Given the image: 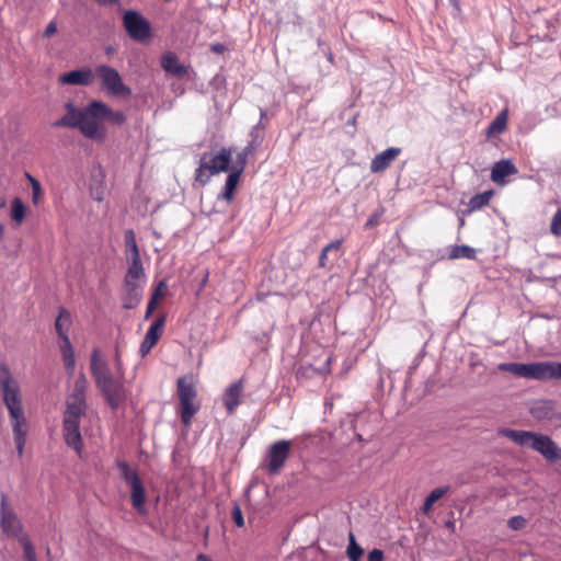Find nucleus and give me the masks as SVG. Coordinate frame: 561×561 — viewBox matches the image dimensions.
I'll use <instances>...</instances> for the list:
<instances>
[{
  "label": "nucleus",
  "instance_id": "f257e3e1",
  "mask_svg": "<svg viewBox=\"0 0 561 561\" xmlns=\"http://www.w3.org/2000/svg\"><path fill=\"white\" fill-rule=\"evenodd\" d=\"M92 101L84 107L78 108L73 102L65 104L66 114L53 123V127L77 128L81 134L92 140H103L105 131L91 115Z\"/></svg>",
  "mask_w": 561,
  "mask_h": 561
},
{
  "label": "nucleus",
  "instance_id": "f03ea898",
  "mask_svg": "<svg viewBox=\"0 0 561 561\" xmlns=\"http://www.w3.org/2000/svg\"><path fill=\"white\" fill-rule=\"evenodd\" d=\"M501 434L519 446L531 448L549 462L561 461V447L546 434L511 428L502 430Z\"/></svg>",
  "mask_w": 561,
  "mask_h": 561
},
{
  "label": "nucleus",
  "instance_id": "7ed1b4c3",
  "mask_svg": "<svg viewBox=\"0 0 561 561\" xmlns=\"http://www.w3.org/2000/svg\"><path fill=\"white\" fill-rule=\"evenodd\" d=\"M0 390L2 401L8 409L12 422L26 423L20 386L13 378L9 367L3 363L0 364Z\"/></svg>",
  "mask_w": 561,
  "mask_h": 561
},
{
  "label": "nucleus",
  "instance_id": "20e7f679",
  "mask_svg": "<svg viewBox=\"0 0 561 561\" xmlns=\"http://www.w3.org/2000/svg\"><path fill=\"white\" fill-rule=\"evenodd\" d=\"M116 466L121 472V478L130 488V504L133 508L139 515L147 516L148 510L146 507V490L139 474L135 469H131L128 462L125 460H118Z\"/></svg>",
  "mask_w": 561,
  "mask_h": 561
},
{
  "label": "nucleus",
  "instance_id": "39448f33",
  "mask_svg": "<svg viewBox=\"0 0 561 561\" xmlns=\"http://www.w3.org/2000/svg\"><path fill=\"white\" fill-rule=\"evenodd\" d=\"M98 76L101 79V87L107 94L116 98H128L131 95V89L126 85L119 72L107 65H100L95 68Z\"/></svg>",
  "mask_w": 561,
  "mask_h": 561
},
{
  "label": "nucleus",
  "instance_id": "423d86ee",
  "mask_svg": "<svg viewBox=\"0 0 561 561\" xmlns=\"http://www.w3.org/2000/svg\"><path fill=\"white\" fill-rule=\"evenodd\" d=\"M123 25L129 37L136 42L142 43L151 36L150 22L138 11H125Z\"/></svg>",
  "mask_w": 561,
  "mask_h": 561
},
{
  "label": "nucleus",
  "instance_id": "0eeeda50",
  "mask_svg": "<svg viewBox=\"0 0 561 561\" xmlns=\"http://www.w3.org/2000/svg\"><path fill=\"white\" fill-rule=\"evenodd\" d=\"M0 527L2 533L12 538H20L23 534V526L14 510L8 504V496L1 493L0 497Z\"/></svg>",
  "mask_w": 561,
  "mask_h": 561
},
{
  "label": "nucleus",
  "instance_id": "6e6552de",
  "mask_svg": "<svg viewBox=\"0 0 561 561\" xmlns=\"http://www.w3.org/2000/svg\"><path fill=\"white\" fill-rule=\"evenodd\" d=\"M290 447L291 443L285 439L277 440L271 445L266 465L268 473L275 474L279 472L289 456Z\"/></svg>",
  "mask_w": 561,
  "mask_h": 561
},
{
  "label": "nucleus",
  "instance_id": "1a4fd4ad",
  "mask_svg": "<svg viewBox=\"0 0 561 561\" xmlns=\"http://www.w3.org/2000/svg\"><path fill=\"white\" fill-rule=\"evenodd\" d=\"M98 388L113 410H116L127 399L125 386L119 379L113 378Z\"/></svg>",
  "mask_w": 561,
  "mask_h": 561
},
{
  "label": "nucleus",
  "instance_id": "9d476101",
  "mask_svg": "<svg viewBox=\"0 0 561 561\" xmlns=\"http://www.w3.org/2000/svg\"><path fill=\"white\" fill-rule=\"evenodd\" d=\"M527 379H534V380L561 379V363H557V362L529 363Z\"/></svg>",
  "mask_w": 561,
  "mask_h": 561
},
{
  "label": "nucleus",
  "instance_id": "9b49d317",
  "mask_svg": "<svg viewBox=\"0 0 561 561\" xmlns=\"http://www.w3.org/2000/svg\"><path fill=\"white\" fill-rule=\"evenodd\" d=\"M91 115L94 122L110 121L115 125H123L126 122V116L121 111H113L107 104L102 101L93 100L91 107Z\"/></svg>",
  "mask_w": 561,
  "mask_h": 561
},
{
  "label": "nucleus",
  "instance_id": "f8f14e48",
  "mask_svg": "<svg viewBox=\"0 0 561 561\" xmlns=\"http://www.w3.org/2000/svg\"><path fill=\"white\" fill-rule=\"evenodd\" d=\"M232 149L221 148L216 154L208 153L204 168H208L210 174H218L220 172H231L232 168Z\"/></svg>",
  "mask_w": 561,
  "mask_h": 561
},
{
  "label": "nucleus",
  "instance_id": "ddd939ff",
  "mask_svg": "<svg viewBox=\"0 0 561 561\" xmlns=\"http://www.w3.org/2000/svg\"><path fill=\"white\" fill-rule=\"evenodd\" d=\"M90 369L95 380L96 387L115 378L110 369L108 364L105 360L101 359V353L99 348H94L92 351Z\"/></svg>",
  "mask_w": 561,
  "mask_h": 561
},
{
  "label": "nucleus",
  "instance_id": "4468645a",
  "mask_svg": "<svg viewBox=\"0 0 561 561\" xmlns=\"http://www.w3.org/2000/svg\"><path fill=\"white\" fill-rule=\"evenodd\" d=\"M62 434L66 445L72 448L79 457H82L83 440L80 433V423L62 421Z\"/></svg>",
  "mask_w": 561,
  "mask_h": 561
},
{
  "label": "nucleus",
  "instance_id": "2eb2a0df",
  "mask_svg": "<svg viewBox=\"0 0 561 561\" xmlns=\"http://www.w3.org/2000/svg\"><path fill=\"white\" fill-rule=\"evenodd\" d=\"M165 324V317L161 316L157 318L151 325L149 327L145 339L142 340L140 347H139V354L141 357H145L151 348L157 344V342L160 339L161 331Z\"/></svg>",
  "mask_w": 561,
  "mask_h": 561
},
{
  "label": "nucleus",
  "instance_id": "dca6fc26",
  "mask_svg": "<svg viewBox=\"0 0 561 561\" xmlns=\"http://www.w3.org/2000/svg\"><path fill=\"white\" fill-rule=\"evenodd\" d=\"M124 309H135L142 299L144 283L124 279Z\"/></svg>",
  "mask_w": 561,
  "mask_h": 561
},
{
  "label": "nucleus",
  "instance_id": "f3484780",
  "mask_svg": "<svg viewBox=\"0 0 561 561\" xmlns=\"http://www.w3.org/2000/svg\"><path fill=\"white\" fill-rule=\"evenodd\" d=\"M401 151L402 150L399 147H390L376 154L370 162V171L373 173H380L385 171L398 158Z\"/></svg>",
  "mask_w": 561,
  "mask_h": 561
},
{
  "label": "nucleus",
  "instance_id": "a211bd4d",
  "mask_svg": "<svg viewBox=\"0 0 561 561\" xmlns=\"http://www.w3.org/2000/svg\"><path fill=\"white\" fill-rule=\"evenodd\" d=\"M92 78V70L90 68H81L62 73L59 81L62 84L89 85Z\"/></svg>",
  "mask_w": 561,
  "mask_h": 561
},
{
  "label": "nucleus",
  "instance_id": "6ab92c4d",
  "mask_svg": "<svg viewBox=\"0 0 561 561\" xmlns=\"http://www.w3.org/2000/svg\"><path fill=\"white\" fill-rule=\"evenodd\" d=\"M518 173L517 167L511 159H502L494 163L491 170V180L497 184L505 183V178Z\"/></svg>",
  "mask_w": 561,
  "mask_h": 561
},
{
  "label": "nucleus",
  "instance_id": "aec40b11",
  "mask_svg": "<svg viewBox=\"0 0 561 561\" xmlns=\"http://www.w3.org/2000/svg\"><path fill=\"white\" fill-rule=\"evenodd\" d=\"M243 392V380L240 379L231 383L224 393V404L229 412H232L241 404V394Z\"/></svg>",
  "mask_w": 561,
  "mask_h": 561
},
{
  "label": "nucleus",
  "instance_id": "412c9836",
  "mask_svg": "<svg viewBox=\"0 0 561 561\" xmlns=\"http://www.w3.org/2000/svg\"><path fill=\"white\" fill-rule=\"evenodd\" d=\"M126 261L128 264V268L124 279L145 283L146 273L142 266L140 254L127 256Z\"/></svg>",
  "mask_w": 561,
  "mask_h": 561
},
{
  "label": "nucleus",
  "instance_id": "4be33fe9",
  "mask_svg": "<svg viewBox=\"0 0 561 561\" xmlns=\"http://www.w3.org/2000/svg\"><path fill=\"white\" fill-rule=\"evenodd\" d=\"M87 401L68 398L64 421L80 423L81 417L85 414Z\"/></svg>",
  "mask_w": 561,
  "mask_h": 561
},
{
  "label": "nucleus",
  "instance_id": "5701e85b",
  "mask_svg": "<svg viewBox=\"0 0 561 561\" xmlns=\"http://www.w3.org/2000/svg\"><path fill=\"white\" fill-rule=\"evenodd\" d=\"M161 66L165 72L176 77H184L187 73V68L179 62L178 56L172 51L162 56Z\"/></svg>",
  "mask_w": 561,
  "mask_h": 561
},
{
  "label": "nucleus",
  "instance_id": "b1692460",
  "mask_svg": "<svg viewBox=\"0 0 561 561\" xmlns=\"http://www.w3.org/2000/svg\"><path fill=\"white\" fill-rule=\"evenodd\" d=\"M242 174L231 170L228 174L222 192L217 196V199L225 201L230 204L233 199L234 192L239 184L240 178Z\"/></svg>",
  "mask_w": 561,
  "mask_h": 561
},
{
  "label": "nucleus",
  "instance_id": "393cba45",
  "mask_svg": "<svg viewBox=\"0 0 561 561\" xmlns=\"http://www.w3.org/2000/svg\"><path fill=\"white\" fill-rule=\"evenodd\" d=\"M72 324V317L69 310L64 307H60L58 310V316L55 320V330L57 332L58 337L67 336L68 331Z\"/></svg>",
  "mask_w": 561,
  "mask_h": 561
},
{
  "label": "nucleus",
  "instance_id": "a878e982",
  "mask_svg": "<svg viewBox=\"0 0 561 561\" xmlns=\"http://www.w3.org/2000/svg\"><path fill=\"white\" fill-rule=\"evenodd\" d=\"M507 110H503L500 112L495 118L490 123L485 130L486 137H493L496 135H501L505 129L507 125Z\"/></svg>",
  "mask_w": 561,
  "mask_h": 561
},
{
  "label": "nucleus",
  "instance_id": "bb28decb",
  "mask_svg": "<svg viewBox=\"0 0 561 561\" xmlns=\"http://www.w3.org/2000/svg\"><path fill=\"white\" fill-rule=\"evenodd\" d=\"M477 256V250L470 245L461 244V245H450L448 252L449 260H474Z\"/></svg>",
  "mask_w": 561,
  "mask_h": 561
},
{
  "label": "nucleus",
  "instance_id": "cd10ccee",
  "mask_svg": "<svg viewBox=\"0 0 561 561\" xmlns=\"http://www.w3.org/2000/svg\"><path fill=\"white\" fill-rule=\"evenodd\" d=\"M256 149L252 145H248L237 153L236 160L232 163L231 170L242 174L248 163L250 156H253Z\"/></svg>",
  "mask_w": 561,
  "mask_h": 561
},
{
  "label": "nucleus",
  "instance_id": "c85d7f7f",
  "mask_svg": "<svg viewBox=\"0 0 561 561\" xmlns=\"http://www.w3.org/2000/svg\"><path fill=\"white\" fill-rule=\"evenodd\" d=\"M530 412L538 420H551L553 416V402L549 400L539 401L531 408Z\"/></svg>",
  "mask_w": 561,
  "mask_h": 561
},
{
  "label": "nucleus",
  "instance_id": "c756f323",
  "mask_svg": "<svg viewBox=\"0 0 561 561\" xmlns=\"http://www.w3.org/2000/svg\"><path fill=\"white\" fill-rule=\"evenodd\" d=\"M24 425H26V423L12 422L14 444H15V448L19 454V457L23 456L24 446H25V442H26V431L23 430Z\"/></svg>",
  "mask_w": 561,
  "mask_h": 561
},
{
  "label": "nucleus",
  "instance_id": "7c9ffc66",
  "mask_svg": "<svg viewBox=\"0 0 561 561\" xmlns=\"http://www.w3.org/2000/svg\"><path fill=\"white\" fill-rule=\"evenodd\" d=\"M497 369L501 371L511 373L514 376L527 378L528 374V364L524 363H501L497 366Z\"/></svg>",
  "mask_w": 561,
  "mask_h": 561
},
{
  "label": "nucleus",
  "instance_id": "2f4dec72",
  "mask_svg": "<svg viewBox=\"0 0 561 561\" xmlns=\"http://www.w3.org/2000/svg\"><path fill=\"white\" fill-rule=\"evenodd\" d=\"M493 195V191H485L473 195L468 203V210L476 211L486 206Z\"/></svg>",
  "mask_w": 561,
  "mask_h": 561
},
{
  "label": "nucleus",
  "instance_id": "473e14b6",
  "mask_svg": "<svg viewBox=\"0 0 561 561\" xmlns=\"http://www.w3.org/2000/svg\"><path fill=\"white\" fill-rule=\"evenodd\" d=\"M88 388V379L83 373H80L77 379L75 380L73 390L69 398L76 400L87 401L85 392Z\"/></svg>",
  "mask_w": 561,
  "mask_h": 561
},
{
  "label": "nucleus",
  "instance_id": "72a5a7b5",
  "mask_svg": "<svg viewBox=\"0 0 561 561\" xmlns=\"http://www.w3.org/2000/svg\"><path fill=\"white\" fill-rule=\"evenodd\" d=\"M449 490V485L439 486L432 490L430 494L425 497L422 508L423 512L427 513L433 507L434 503L442 499L446 493H448Z\"/></svg>",
  "mask_w": 561,
  "mask_h": 561
},
{
  "label": "nucleus",
  "instance_id": "f704fd0d",
  "mask_svg": "<svg viewBox=\"0 0 561 561\" xmlns=\"http://www.w3.org/2000/svg\"><path fill=\"white\" fill-rule=\"evenodd\" d=\"M178 394L179 400L188 401L194 400L196 397V391L193 386L184 380V378L178 379Z\"/></svg>",
  "mask_w": 561,
  "mask_h": 561
},
{
  "label": "nucleus",
  "instance_id": "c9c22d12",
  "mask_svg": "<svg viewBox=\"0 0 561 561\" xmlns=\"http://www.w3.org/2000/svg\"><path fill=\"white\" fill-rule=\"evenodd\" d=\"M350 561H359L364 549L356 542V538L353 533L348 534V546L346 549Z\"/></svg>",
  "mask_w": 561,
  "mask_h": 561
},
{
  "label": "nucleus",
  "instance_id": "e433bc0d",
  "mask_svg": "<svg viewBox=\"0 0 561 561\" xmlns=\"http://www.w3.org/2000/svg\"><path fill=\"white\" fill-rule=\"evenodd\" d=\"M181 420L183 424L187 425L191 423L193 416L197 413L198 407L193 403V400L181 401Z\"/></svg>",
  "mask_w": 561,
  "mask_h": 561
},
{
  "label": "nucleus",
  "instance_id": "4c0bfd02",
  "mask_svg": "<svg viewBox=\"0 0 561 561\" xmlns=\"http://www.w3.org/2000/svg\"><path fill=\"white\" fill-rule=\"evenodd\" d=\"M207 157H208V152H205L201 159L198 168L195 170V181L198 182L203 186L209 182L210 176L213 175L208 172V168H204V165H208L206 163Z\"/></svg>",
  "mask_w": 561,
  "mask_h": 561
},
{
  "label": "nucleus",
  "instance_id": "58836bf2",
  "mask_svg": "<svg viewBox=\"0 0 561 561\" xmlns=\"http://www.w3.org/2000/svg\"><path fill=\"white\" fill-rule=\"evenodd\" d=\"M26 216V207L20 197L13 198L11 203V218L21 224Z\"/></svg>",
  "mask_w": 561,
  "mask_h": 561
},
{
  "label": "nucleus",
  "instance_id": "ea45409f",
  "mask_svg": "<svg viewBox=\"0 0 561 561\" xmlns=\"http://www.w3.org/2000/svg\"><path fill=\"white\" fill-rule=\"evenodd\" d=\"M125 247H126V257L130 255H137L139 253V249L136 241V234L133 229H128L124 233Z\"/></svg>",
  "mask_w": 561,
  "mask_h": 561
},
{
  "label": "nucleus",
  "instance_id": "a19ab883",
  "mask_svg": "<svg viewBox=\"0 0 561 561\" xmlns=\"http://www.w3.org/2000/svg\"><path fill=\"white\" fill-rule=\"evenodd\" d=\"M19 542L23 548V559L24 561H37L36 553L32 541L27 535H22L19 538Z\"/></svg>",
  "mask_w": 561,
  "mask_h": 561
},
{
  "label": "nucleus",
  "instance_id": "79ce46f5",
  "mask_svg": "<svg viewBox=\"0 0 561 561\" xmlns=\"http://www.w3.org/2000/svg\"><path fill=\"white\" fill-rule=\"evenodd\" d=\"M526 525H527V519L522 515L513 516L507 520V526L512 530H522L526 527Z\"/></svg>",
  "mask_w": 561,
  "mask_h": 561
},
{
  "label": "nucleus",
  "instance_id": "37998d69",
  "mask_svg": "<svg viewBox=\"0 0 561 561\" xmlns=\"http://www.w3.org/2000/svg\"><path fill=\"white\" fill-rule=\"evenodd\" d=\"M26 175L30 179L31 186H32V201L35 205H37L39 197L43 193L41 183L36 179H34L32 175H30V174H26Z\"/></svg>",
  "mask_w": 561,
  "mask_h": 561
},
{
  "label": "nucleus",
  "instance_id": "c03bdc74",
  "mask_svg": "<svg viewBox=\"0 0 561 561\" xmlns=\"http://www.w3.org/2000/svg\"><path fill=\"white\" fill-rule=\"evenodd\" d=\"M264 139V131L259 130V128H252L250 131V140L248 145H252L255 149H257Z\"/></svg>",
  "mask_w": 561,
  "mask_h": 561
},
{
  "label": "nucleus",
  "instance_id": "a18cd8bd",
  "mask_svg": "<svg viewBox=\"0 0 561 561\" xmlns=\"http://www.w3.org/2000/svg\"><path fill=\"white\" fill-rule=\"evenodd\" d=\"M231 517L236 526L243 527L244 526V518L242 514V510L239 503H234L231 510Z\"/></svg>",
  "mask_w": 561,
  "mask_h": 561
},
{
  "label": "nucleus",
  "instance_id": "49530a36",
  "mask_svg": "<svg viewBox=\"0 0 561 561\" xmlns=\"http://www.w3.org/2000/svg\"><path fill=\"white\" fill-rule=\"evenodd\" d=\"M59 340L61 342L59 345L61 356L65 357V356L73 355L75 351H73L72 344L70 342L69 335L59 337Z\"/></svg>",
  "mask_w": 561,
  "mask_h": 561
},
{
  "label": "nucleus",
  "instance_id": "de8ad7c7",
  "mask_svg": "<svg viewBox=\"0 0 561 561\" xmlns=\"http://www.w3.org/2000/svg\"><path fill=\"white\" fill-rule=\"evenodd\" d=\"M550 229L554 236L561 237V207H559L553 215Z\"/></svg>",
  "mask_w": 561,
  "mask_h": 561
},
{
  "label": "nucleus",
  "instance_id": "09e8293b",
  "mask_svg": "<svg viewBox=\"0 0 561 561\" xmlns=\"http://www.w3.org/2000/svg\"><path fill=\"white\" fill-rule=\"evenodd\" d=\"M65 369L69 376H72L76 368V357L75 354L71 356L62 357Z\"/></svg>",
  "mask_w": 561,
  "mask_h": 561
},
{
  "label": "nucleus",
  "instance_id": "8fccbe9b",
  "mask_svg": "<svg viewBox=\"0 0 561 561\" xmlns=\"http://www.w3.org/2000/svg\"><path fill=\"white\" fill-rule=\"evenodd\" d=\"M167 288H168V283H167V280H165V279H161V280L157 284V286H156V288H154V290H153V293H152L151 297H156V300L158 301V299H159L160 297L164 296Z\"/></svg>",
  "mask_w": 561,
  "mask_h": 561
},
{
  "label": "nucleus",
  "instance_id": "3c124183",
  "mask_svg": "<svg viewBox=\"0 0 561 561\" xmlns=\"http://www.w3.org/2000/svg\"><path fill=\"white\" fill-rule=\"evenodd\" d=\"M385 554L380 549H373L367 556V561H383Z\"/></svg>",
  "mask_w": 561,
  "mask_h": 561
},
{
  "label": "nucleus",
  "instance_id": "603ef678",
  "mask_svg": "<svg viewBox=\"0 0 561 561\" xmlns=\"http://www.w3.org/2000/svg\"><path fill=\"white\" fill-rule=\"evenodd\" d=\"M157 300H156V297H151L148 305H147V310H146V313H145V319L148 320L151 316H152V312L153 310L156 309L157 307Z\"/></svg>",
  "mask_w": 561,
  "mask_h": 561
},
{
  "label": "nucleus",
  "instance_id": "864d4df0",
  "mask_svg": "<svg viewBox=\"0 0 561 561\" xmlns=\"http://www.w3.org/2000/svg\"><path fill=\"white\" fill-rule=\"evenodd\" d=\"M342 245V240L336 239L324 247L328 252H339Z\"/></svg>",
  "mask_w": 561,
  "mask_h": 561
},
{
  "label": "nucleus",
  "instance_id": "5fc2aeb1",
  "mask_svg": "<svg viewBox=\"0 0 561 561\" xmlns=\"http://www.w3.org/2000/svg\"><path fill=\"white\" fill-rule=\"evenodd\" d=\"M57 32V24L53 21L50 23L47 24L45 31H44V34L43 36L44 37H50L51 35H54L55 33Z\"/></svg>",
  "mask_w": 561,
  "mask_h": 561
},
{
  "label": "nucleus",
  "instance_id": "6e6d98bb",
  "mask_svg": "<svg viewBox=\"0 0 561 561\" xmlns=\"http://www.w3.org/2000/svg\"><path fill=\"white\" fill-rule=\"evenodd\" d=\"M331 252H328L324 248L322 249L320 256H319V266L320 267H327V263L329 261V255Z\"/></svg>",
  "mask_w": 561,
  "mask_h": 561
},
{
  "label": "nucleus",
  "instance_id": "4d7b16f0",
  "mask_svg": "<svg viewBox=\"0 0 561 561\" xmlns=\"http://www.w3.org/2000/svg\"><path fill=\"white\" fill-rule=\"evenodd\" d=\"M115 367H116L117 374L119 376H123V374H124L123 373V363H122L118 350H116V353H115Z\"/></svg>",
  "mask_w": 561,
  "mask_h": 561
},
{
  "label": "nucleus",
  "instance_id": "13d9d810",
  "mask_svg": "<svg viewBox=\"0 0 561 561\" xmlns=\"http://www.w3.org/2000/svg\"><path fill=\"white\" fill-rule=\"evenodd\" d=\"M210 50L215 54H222L226 50V46L220 43H215L210 45Z\"/></svg>",
  "mask_w": 561,
  "mask_h": 561
},
{
  "label": "nucleus",
  "instance_id": "bf43d9fd",
  "mask_svg": "<svg viewBox=\"0 0 561 561\" xmlns=\"http://www.w3.org/2000/svg\"><path fill=\"white\" fill-rule=\"evenodd\" d=\"M196 561H213L208 556L204 553H199L196 557Z\"/></svg>",
  "mask_w": 561,
  "mask_h": 561
},
{
  "label": "nucleus",
  "instance_id": "052dcab7",
  "mask_svg": "<svg viewBox=\"0 0 561 561\" xmlns=\"http://www.w3.org/2000/svg\"><path fill=\"white\" fill-rule=\"evenodd\" d=\"M252 128H259V130L264 131L265 125L263 124V121L260 119L256 125H254Z\"/></svg>",
  "mask_w": 561,
  "mask_h": 561
},
{
  "label": "nucleus",
  "instance_id": "680f3d73",
  "mask_svg": "<svg viewBox=\"0 0 561 561\" xmlns=\"http://www.w3.org/2000/svg\"><path fill=\"white\" fill-rule=\"evenodd\" d=\"M446 527L449 528L451 531H454L455 530V522L447 520L446 522Z\"/></svg>",
  "mask_w": 561,
  "mask_h": 561
},
{
  "label": "nucleus",
  "instance_id": "e2e57ef3",
  "mask_svg": "<svg viewBox=\"0 0 561 561\" xmlns=\"http://www.w3.org/2000/svg\"><path fill=\"white\" fill-rule=\"evenodd\" d=\"M266 117V111L263 108H260V119H264Z\"/></svg>",
  "mask_w": 561,
  "mask_h": 561
},
{
  "label": "nucleus",
  "instance_id": "0e129e2a",
  "mask_svg": "<svg viewBox=\"0 0 561 561\" xmlns=\"http://www.w3.org/2000/svg\"><path fill=\"white\" fill-rule=\"evenodd\" d=\"M5 206V199L2 195H0V209Z\"/></svg>",
  "mask_w": 561,
  "mask_h": 561
},
{
  "label": "nucleus",
  "instance_id": "69168bd1",
  "mask_svg": "<svg viewBox=\"0 0 561 561\" xmlns=\"http://www.w3.org/2000/svg\"><path fill=\"white\" fill-rule=\"evenodd\" d=\"M356 118H357V117H356V116H354L352 119H350V121L347 122V124H348V125H353V126H354V125L356 124Z\"/></svg>",
  "mask_w": 561,
  "mask_h": 561
},
{
  "label": "nucleus",
  "instance_id": "338daca9",
  "mask_svg": "<svg viewBox=\"0 0 561 561\" xmlns=\"http://www.w3.org/2000/svg\"><path fill=\"white\" fill-rule=\"evenodd\" d=\"M208 273L205 275L204 279H202V286H204L207 282Z\"/></svg>",
  "mask_w": 561,
  "mask_h": 561
},
{
  "label": "nucleus",
  "instance_id": "774afa93",
  "mask_svg": "<svg viewBox=\"0 0 561 561\" xmlns=\"http://www.w3.org/2000/svg\"><path fill=\"white\" fill-rule=\"evenodd\" d=\"M356 438H357V440H359V442H363V440H364V439H363V436H362L360 434H356Z\"/></svg>",
  "mask_w": 561,
  "mask_h": 561
}]
</instances>
